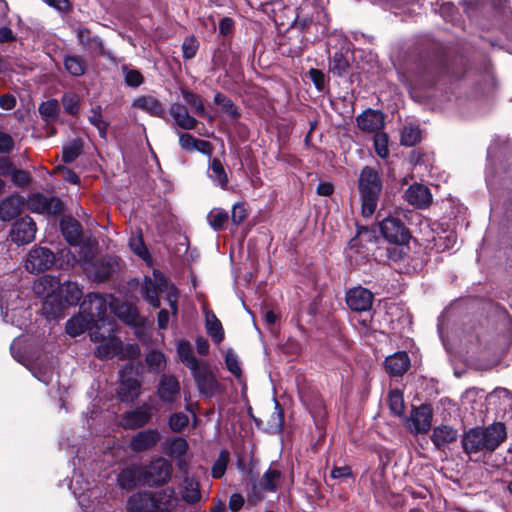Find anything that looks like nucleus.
<instances>
[{"label": "nucleus", "instance_id": "obj_1", "mask_svg": "<svg viewBox=\"0 0 512 512\" xmlns=\"http://www.w3.org/2000/svg\"><path fill=\"white\" fill-rule=\"evenodd\" d=\"M507 438V429L502 422H493L484 427H473L463 432L461 445L463 452L474 456L494 452Z\"/></svg>", "mask_w": 512, "mask_h": 512}, {"label": "nucleus", "instance_id": "obj_2", "mask_svg": "<svg viewBox=\"0 0 512 512\" xmlns=\"http://www.w3.org/2000/svg\"><path fill=\"white\" fill-rule=\"evenodd\" d=\"M166 292L165 300L170 306L173 316L178 314L179 291L175 285L169 284L166 277L158 270H154L151 276H145L140 293L143 299L152 307L159 308L160 293Z\"/></svg>", "mask_w": 512, "mask_h": 512}, {"label": "nucleus", "instance_id": "obj_3", "mask_svg": "<svg viewBox=\"0 0 512 512\" xmlns=\"http://www.w3.org/2000/svg\"><path fill=\"white\" fill-rule=\"evenodd\" d=\"M382 189L383 183L378 170L364 166L358 178L361 211L364 217H371L375 213Z\"/></svg>", "mask_w": 512, "mask_h": 512}, {"label": "nucleus", "instance_id": "obj_4", "mask_svg": "<svg viewBox=\"0 0 512 512\" xmlns=\"http://www.w3.org/2000/svg\"><path fill=\"white\" fill-rule=\"evenodd\" d=\"M380 232L390 243L404 245L410 239V233L404 222L397 214L384 216L382 210L377 213Z\"/></svg>", "mask_w": 512, "mask_h": 512}, {"label": "nucleus", "instance_id": "obj_5", "mask_svg": "<svg viewBox=\"0 0 512 512\" xmlns=\"http://www.w3.org/2000/svg\"><path fill=\"white\" fill-rule=\"evenodd\" d=\"M173 466L170 461L163 457H156L151 462L142 466L143 483L153 487L161 486L170 481Z\"/></svg>", "mask_w": 512, "mask_h": 512}, {"label": "nucleus", "instance_id": "obj_6", "mask_svg": "<svg viewBox=\"0 0 512 512\" xmlns=\"http://www.w3.org/2000/svg\"><path fill=\"white\" fill-rule=\"evenodd\" d=\"M453 76L454 70L445 60L441 59L426 64L420 74L419 81L424 87H432Z\"/></svg>", "mask_w": 512, "mask_h": 512}, {"label": "nucleus", "instance_id": "obj_7", "mask_svg": "<svg viewBox=\"0 0 512 512\" xmlns=\"http://www.w3.org/2000/svg\"><path fill=\"white\" fill-rule=\"evenodd\" d=\"M26 204L31 212L46 215H59L64 208L63 202L58 197L45 196L42 193L29 195Z\"/></svg>", "mask_w": 512, "mask_h": 512}, {"label": "nucleus", "instance_id": "obj_8", "mask_svg": "<svg viewBox=\"0 0 512 512\" xmlns=\"http://www.w3.org/2000/svg\"><path fill=\"white\" fill-rule=\"evenodd\" d=\"M432 418L431 408L428 405H420L412 409L406 420L405 427L414 435L425 434L431 428Z\"/></svg>", "mask_w": 512, "mask_h": 512}, {"label": "nucleus", "instance_id": "obj_9", "mask_svg": "<svg viewBox=\"0 0 512 512\" xmlns=\"http://www.w3.org/2000/svg\"><path fill=\"white\" fill-rule=\"evenodd\" d=\"M55 261L54 253L46 247H36L29 251L25 267L33 274L48 270Z\"/></svg>", "mask_w": 512, "mask_h": 512}, {"label": "nucleus", "instance_id": "obj_10", "mask_svg": "<svg viewBox=\"0 0 512 512\" xmlns=\"http://www.w3.org/2000/svg\"><path fill=\"white\" fill-rule=\"evenodd\" d=\"M76 37L78 44L88 53L113 59L112 53L104 48L102 39L99 36L93 35L88 28L83 26L77 27Z\"/></svg>", "mask_w": 512, "mask_h": 512}, {"label": "nucleus", "instance_id": "obj_11", "mask_svg": "<svg viewBox=\"0 0 512 512\" xmlns=\"http://www.w3.org/2000/svg\"><path fill=\"white\" fill-rule=\"evenodd\" d=\"M36 223L29 217H22L13 223L9 236L17 245H25L35 239Z\"/></svg>", "mask_w": 512, "mask_h": 512}, {"label": "nucleus", "instance_id": "obj_12", "mask_svg": "<svg viewBox=\"0 0 512 512\" xmlns=\"http://www.w3.org/2000/svg\"><path fill=\"white\" fill-rule=\"evenodd\" d=\"M106 298L98 293H89L80 305L83 314L93 322L103 321L107 311Z\"/></svg>", "mask_w": 512, "mask_h": 512}, {"label": "nucleus", "instance_id": "obj_13", "mask_svg": "<svg viewBox=\"0 0 512 512\" xmlns=\"http://www.w3.org/2000/svg\"><path fill=\"white\" fill-rule=\"evenodd\" d=\"M346 304L355 312H366L372 307L374 301L373 293L361 286L351 288L346 293Z\"/></svg>", "mask_w": 512, "mask_h": 512}, {"label": "nucleus", "instance_id": "obj_14", "mask_svg": "<svg viewBox=\"0 0 512 512\" xmlns=\"http://www.w3.org/2000/svg\"><path fill=\"white\" fill-rule=\"evenodd\" d=\"M192 376L199 392L207 397H212L219 390V383L204 363L193 370Z\"/></svg>", "mask_w": 512, "mask_h": 512}, {"label": "nucleus", "instance_id": "obj_15", "mask_svg": "<svg viewBox=\"0 0 512 512\" xmlns=\"http://www.w3.org/2000/svg\"><path fill=\"white\" fill-rule=\"evenodd\" d=\"M356 123L365 133H377L384 127V115L379 110L369 108L356 117Z\"/></svg>", "mask_w": 512, "mask_h": 512}, {"label": "nucleus", "instance_id": "obj_16", "mask_svg": "<svg viewBox=\"0 0 512 512\" xmlns=\"http://www.w3.org/2000/svg\"><path fill=\"white\" fill-rule=\"evenodd\" d=\"M405 199L415 208L425 209L432 202V194L427 186L414 183L405 191Z\"/></svg>", "mask_w": 512, "mask_h": 512}, {"label": "nucleus", "instance_id": "obj_17", "mask_svg": "<svg viewBox=\"0 0 512 512\" xmlns=\"http://www.w3.org/2000/svg\"><path fill=\"white\" fill-rule=\"evenodd\" d=\"M160 440V433L156 429H146L136 433L129 442V448L136 453L153 448Z\"/></svg>", "mask_w": 512, "mask_h": 512}, {"label": "nucleus", "instance_id": "obj_18", "mask_svg": "<svg viewBox=\"0 0 512 512\" xmlns=\"http://www.w3.org/2000/svg\"><path fill=\"white\" fill-rule=\"evenodd\" d=\"M141 482H143L141 465H129L123 468L117 475V484L120 489L125 491L133 490Z\"/></svg>", "mask_w": 512, "mask_h": 512}, {"label": "nucleus", "instance_id": "obj_19", "mask_svg": "<svg viewBox=\"0 0 512 512\" xmlns=\"http://www.w3.org/2000/svg\"><path fill=\"white\" fill-rule=\"evenodd\" d=\"M411 361L405 351H398L384 361L385 371L392 377L402 376L410 368Z\"/></svg>", "mask_w": 512, "mask_h": 512}, {"label": "nucleus", "instance_id": "obj_20", "mask_svg": "<svg viewBox=\"0 0 512 512\" xmlns=\"http://www.w3.org/2000/svg\"><path fill=\"white\" fill-rule=\"evenodd\" d=\"M132 107L146 112L150 116L163 118L165 115L164 105L152 95H142L135 98Z\"/></svg>", "mask_w": 512, "mask_h": 512}, {"label": "nucleus", "instance_id": "obj_21", "mask_svg": "<svg viewBox=\"0 0 512 512\" xmlns=\"http://www.w3.org/2000/svg\"><path fill=\"white\" fill-rule=\"evenodd\" d=\"M157 393L161 401L166 403L174 402L180 393V384L177 378L172 375H162Z\"/></svg>", "mask_w": 512, "mask_h": 512}, {"label": "nucleus", "instance_id": "obj_22", "mask_svg": "<svg viewBox=\"0 0 512 512\" xmlns=\"http://www.w3.org/2000/svg\"><path fill=\"white\" fill-rule=\"evenodd\" d=\"M169 113L175 124L184 130H192L197 125V120L191 116L185 105L181 103H173L170 105Z\"/></svg>", "mask_w": 512, "mask_h": 512}, {"label": "nucleus", "instance_id": "obj_23", "mask_svg": "<svg viewBox=\"0 0 512 512\" xmlns=\"http://www.w3.org/2000/svg\"><path fill=\"white\" fill-rule=\"evenodd\" d=\"M152 417L151 407L144 405L129 411L123 418L124 426L126 428L135 429L146 425Z\"/></svg>", "mask_w": 512, "mask_h": 512}, {"label": "nucleus", "instance_id": "obj_24", "mask_svg": "<svg viewBox=\"0 0 512 512\" xmlns=\"http://www.w3.org/2000/svg\"><path fill=\"white\" fill-rule=\"evenodd\" d=\"M62 234L66 241L73 246L80 245L82 241V225L74 218H64L60 222Z\"/></svg>", "mask_w": 512, "mask_h": 512}, {"label": "nucleus", "instance_id": "obj_25", "mask_svg": "<svg viewBox=\"0 0 512 512\" xmlns=\"http://www.w3.org/2000/svg\"><path fill=\"white\" fill-rule=\"evenodd\" d=\"M457 437L458 432L456 429L449 425H440L433 429L431 441L438 449H441L456 441Z\"/></svg>", "mask_w": 512, "mask_h": 512}, {"label": "nucleus", "instance_id": "obj_26", "mask_svg": "<svg viewBox=\"0 0 512 512\" xmlns=\"http://www.w3.org/2000/svg\"><path fill=\"white\" fill-rule=\"evenodd\" d=\"M121 342L122 341L118 337L111 336L96 347L94 354L101 360H108L114 357L119 358V354L121 353Z\"/></svg>", "mask_w": 512, "mask_h": 512}, {"label": "nucleus", "instance_id": "obj_27", "mask_svg": "<svg viewBox=\"0 0 512 512\" xmlns=\"http://www.w3.org/2000/svg\"><path fill=\"white\" fill-rule=\"evenodd\" d=\"M207 176L214 185L219 186L222 189L226 188L228 185V175L221 160L218 158H212L209 160Z\"/></svg>", "mask_w": 512, "mask_h": 512}, {"label": "nucleus", "instance_id": "obj_28", "mask_svg": "<svg viewBox=\"0 0 512 512\" xmlns=\"http://www.w3.org/2000/svg\"><path fill=\"white\" fill-rule=\"evenodd\" d=\"M23 201L16 195H10L0 202V219L10 221L15 218L21 210Z\"/></svg>", "mask_w": 512, "mask_h": 512}, {"label": "nucleus", "instance_id": "obj_29", "mask_svg": "<svg viewBox=\"0 0 512 512\" xmlns=\"http://www.w3.org/2000/svg\"><path fill=\"white\" fill-rule=\"evenodd\" d=\"M59 289V280L50 275H44L34 282L33 291L40 298H49Z\"/></svg>", "mask_w": 512, "mask_h": 512}, {"label": "nucleus", "instance_id": "obj_30", "mask_svg": "<svg viewBox=\"0 0 512 512\" xmlns=\"http://www.w3.org/2000/svg\"><path fill=\"white\" fill-rule=\"evenodd\" d=\"M177 354H178L180 361L187 368H189L191 372L204 364V362L199 361L194 356L192 346L186 340H181L177 343Z\"/></svg>", "mask_w": 512, "mask_h": 512}, {"label": "nucleus", "instance_id": "obj_31", "mask_svg": "<svg viewBox=\"0 0 512 512\" xmlns=\"http://www.w3.org/2000/svg\"><path fill=\"white\" fill-rule=\"evenodd\" d=\"M154 502L156 510H168L171 512V509L175 507L178 502L175 489L172 487H167L158 492H155Z\"/></svg>", "mask_w": 512, "mask_h": 512}, {"label": "nucleus", "instance_id": "obj_32", "mask_svg": "<svg viewBox=\"0 0 512 512\" xmlns=\"http://www.w3.org/2000/svg\"><path fill=\"white\" fill-rule=\"evenodd\" d=\"M111 311L122 321L127 324H133L137 318V309L127 303L119 302L116 299H112L109 303Z\"/></svg>", "mask_w": 512, "mask_h": 512}, {"label": "nucleus", "instance_id": "obj_33", "mask_svg": "<svg viewBox=\"0 0 512 512\" xmlns=\"http://www.w3.org/2000/svg\"><path fill=\"white\" fill-rule=\"evenodd\" d=\"M141 384L137 379H122L118 389V396L123 402H132L140 394Z\"/></svg>", "mask_w": 512, "mask_h": 512}, {"label": "nucleus", "instance_id": "obj_34", "mask_svg": "<svg viewBox=\"0 0 512 512\" xmlns=\"http://www.w3.org/2000/svg\"><path fill=\"white\" fill-rule=\"evenodd\" d=\"M182 499L188 504L197 503L201 499L199 483L190 476H185L183 479Z\"/></svg>", "mask_w": 512, "mask_h": 512}, {"label": "nucleus", "instance_id": "obj_35", "mask_svg": "<svg viewBox=\"0 0 512 512\" xmlns=\"http://www.w3.org/2000/svg\"><path fill=\"white\" fill-rule=\"evenodd\" d=\"M59 289L64 302L71 306L77 305L83 296V291L76 282H64L59 285Z\"/></svg>", "mask_w": 512, "mask_h": 512}, {"label": "nucleus", "instance_id": "obj_36", "mask_svg": "<svg viewBox=\"0 0 512 512\" xmlns=\"http://www.w3.org/2000/svg\"><path fill=\"white\" fill-rule=\"evenodd\" d=\"M93 321L86 314L74 316L66 322V333L71 337H76L84 333Z\"/></svg>", "mask_w": 512, "mask_h": 512}, {"label": "nucleus", "instance_id": "obj_37", "mask_svg": "<svg viewBox=\"0 0 512 512\" xmlns=\"http://www.w3.org/2000/svg\"><path fill=\"white\" fill-rule=\"evenodd\" d=\"M63 65L67 73L73 77H81L86 72V62L78 55H65Z\"/></svg>", "mask_w": 512, "mask_h": 512}, {"label": "nucleus", "instance_id": "obj_38", "mask_svg": "<svg viewBox=\"0 0 512 512\" xmlns=\"http://www.w3.org/2000/svg\"><path fill=\"white\" fill-rule=\"evenodd\" d=\"M206 329L212 340L219 344L224 339V331L221 322L216 315L212 312L205 313Z\"/></svg>", "mask_w": 512, "mask_h": 512}, {"label": "nucleus", "instance_id": "obj_39", "mask_svg": "<svg viewBox=\"0 0 512 512\" xmlns=\"http://www.w3.org/2000/svg\"><path fill=\"white\" fill-rule=\"evenodd\" d=\"M228 220V212L221 208H214L207 215V221L210 227L216 232L224 230Z\"/></svg>", "mask_w": 512, "mask_h": 512}, {"label": "nucleus", "instance_id": "obj_40", "mask_svg": "<svg viewBox=\"0 0 512 512\" xmlns=\"http://www.w3.org/2000/svg\"><path fill=\"white\" fill-rule=\"evenodd\" d=\"M283 429V410L277 400H274V411L267 421L266 431L270 434L281 433Z\"/></svg>", "mask_w": 512, "mask_h": 512}, {"label": "nucleus", "instance_id": "obj_41", "mask_svg": "<svg viewBox=\"0 0 512 512\" xmlns=\"http://www.w3.org/2000/svg\"><path fill=\"white\" fill-rule=\"evenodd\" d=\"M88 120L91 125L97 128L99 136L103 139H106L109 123L102 117L101 106H95L91 108Z\"/></svg>", "mask_w": 512, "mask_h": 512}, {"label": "nucleus", "instance_id": "obj_42", "mask_svg": "<svg viewBox=\"0 0 512 512\" xmlns=\"http://www.w3.org/2000/svg\"><path fill=\"white\" fill-rule=\"evenodd\" d=\"M94 272H89L94 280L102 282L109 278L114 272V262L112 260H101L93 264Z\"/></svg>", "mask_w": 512, "mask_h": 512}, {"label": "nucleus", "instance_id": "obj_43", "mask_svg": "<svg viewBox=\"0 0 512 512\" xmlns=\"http://www.w3.org/2000/svg\"><path fill=\"white\" fill-rule=\"evenodd\" d=\"M39 114L45 122H53L56 120L60 107L57 99H49L39 105Z\"/></svg>", "mask_w": 512, "mask_h": 512}, {"label": "nucleus", "instance_id": "obj_44", "mask_svg": "<svg viewBox=\"0 0 512 512\" xmlns=\"http://www.w3.org/2000/svg\"><path fill=\"white\" fill-rule=\"evenodd\" d=\"M349 61L342 52H335L330 59L329 71L336 76H344L349 69Z\"/></svg>", "mask_w": 512, "mask_h": 512}, {"label": "nucleus", "instance_id": "obj_45", "mask_svg": "<svg viewBox=\"0 0 512 512\" xmlns=\"http://www.w3.org/2000/svg\"><path fill=\"white\" fill-rule=\"evenodd\" d=\"M83 151V141L79 138L63 146L62 160L65 163L74 162Z\"/></svg>", "mask_w": 512, "mask_h": 512}, {"label": "nucleus", "instance_id": "obj_46", "mask_svg": "<svg viewBox=\"0 0 512 512\" xmlns=\"http://www.w3.org/2000/svg\"><path fill=\"white\" fill-rule=\"evenodd\" d=\"M214 103L220 105L222 111L231 119H236L240 116L237 106L225 94L217 92L214 96Z\"/></svg>", "mask_w": 512, "mask_h": 512}, {"label": "nucleus", "instance_id": "obj_47", "mask_svg": "<svg viewBox=\"0 0 512 512\" xmlns=\"http://www.w3.org/2000/svg\"><path fill=\"white\" fill-rule=\"evenodd\" d=\"M188 450V443L182 437H175L167 443L166 454L171 458H182Z\"/></svg>", "mask_w": 512, "mask_h": 512}, {"label": "nucleus", "instance_id": "obj_48", "mask_svg": "<svg viewBox=\"0 0 512 512\" xmlns=\"http://www.w3.org/2000/svg\"><path fill=\"white\" fill-rule=\"evenodd\" d=\"M421 140V131L416 125L404 126L401 132L400 142L404 146H414Z\"/></svg>", "mask_w": 512, "mask_h": 512}, {"label": "nucleus", "instance_id": "obj_49", "mask_svg": "<svg viewBox=\"0 0 512 512\" xmlns=\"http://www.w3.org/2000/svg\"><path fill=\"white\" fill-rule=\"evenodd\" d=\"M181 94H182V97L185 100V102L187 104H189L194 109V112L198 116L204 117L207 115L204 104H203V100L201 99L200 96L194 94L193 92H191L187 89H182Z\"/></svg>", "mask_w": 512, "mask_h": 512}, {"label": "nucleus", "instance_id": "obj_50", "mask_svg": "<svg viewBox=\"0 0 512 512\" xmlns=\"http://www.w3.org/2000/svg\"><path fill=\"white\" fill-rule=\"evenodd\" d=\"M388 402L391 412L394 415L401 416L404 412L403 393L398 390H391L388 395Z\"/></svg>", "mask_w": 512, "mask_h": 512}, {"label": "nucleus", "instance_id": "obj_51", "mask_svg": "<svg viewBox=\"0 0 512 512\" xmlns=\"http://www.w3.org/2000/svg\"><path fill=\"white\" fill-rule=\"evenodd\" d=\"M145 361L148 367L155 372L162 371L166 366V359L164 354L157 350L150 351L146 355Z\"/></svg>", "mask_w": 512, "mask_h": 512}, {"label": "nucleus", "instance_id": "obj_52", "mask_svg": "<svg viewBox=\"0 0 512 512\" xmlns=\"http://www.w3.org/2000/svg\"><path fill=\"white\" fill-rule=\"evenodd\" d=\"M63 108L66 113L76 115L80 107V98L74 92H66L61 98Z\"/></svg>", "mask_w": 512, "mask_h": 512}, {"label": "nucleus", "instance_id": "obj_53", "mask_svg": "<svg viewBox=\"0 0 512 512\" xmlns=\"http://www.w3.org/2000/svg\"><path fill=\"white\" fill-rule=\"evenodd\" d=\"M125 84L129 87L137 88L143 82L144 78L139 70L132 69L128 65L122 66Z\"/></svg>", "mask_w": 512, "mask_h": 512}, {"label": "nucleus", "instance_id": "obj_54", "mask_svg": "<svg viewBox=\"0 0 512 512\" xmlns=\"http://www.w3.org/2000/svg\"><path fill=\"white\" fill-rule=\"evenodd\" d=\"M281 478V472L269 468L262 477V486L266 491L274 492L277 489V482Z\"/></svg>", "mask_w": 512, "mask_h": 512}, {"label": "nucleus", "instance_id": "obj_55", "mask_svg": "<svg viewBox=\"0 0 512 512\" xmlns=\"http://www.w3.org/2000/svg\"><path fill=\"white\" fill-rule=\"evenodd\" d=\"M229 456L230 454L227 450H222L219 453L217 460L212 466L211 473L214 478H221L225 474L229 462Z\"/></svg>", "mask_w": 512, "mask_h": 512}, {"label": "nucleus", "instance_id": "obj_56", "mask_svg": "<svg viewBox=\"0 0 512 512\" xmlns=\"http://www.w3.org/2000/svg\"><path fill=\"white\" fill-rule=\"evenodd\" d=\"M373 144L376 154L385 159L389 155L388 136L386 133L377 132L373 138Z\"/></svg>", "mask_w": 512, "mask_h": 512}, {"label": "nucleus", "instance_id": "obj_57", "mask_svg": "<svg viewBox=\"0 0 512 512\" xmlns=\"http://www.w3.org/2000/svg\"><path fill=\"white\" fill-rule=\"evenodd\" d=\"M199 48V42L194 35L188 36L182 43V56L184 59L189 60L196 56Z\"/></svg>", "mask_w": 512, "mask_h": 512}, {"label": "nucleus", "instance_id": "obj_58", "mask_svg": "<svg viewBox=\"0 0 512 512\" xmlns=\"http://www.w3.org/2000/svg\"><path fill=\"white\" fill-rule=\"evenodd\" d=\"M129 246L131 250L143 260H146L149 257V252L144 244L141 234L132 236L129 239Z\"/></svg>", "mask_w": 512, "mask_h": 512}, {"label": "nucleus", "instance_id": "obj_59", "mask_svg": "<svg viewBox=\"0 0 512 512\" xmlns=\"http://www.w3.org/2000/svg\"><path fill=\"white\" fill-rule=\"evenodd\" d=\"M33 376L45 385H49L53 380V369L51 366L29 367Z\"/></svg>", "mask_w": 512, "mask_h": 512}, {"label": "nucleus", "instance_id": "obj_60", "mask_svg": "<svg viewBox=\"0 0 512 512\" xmlns=\"http://www.w3.org/2000/svg\"><path fill=\"white\" fill-rule=\"evenodd\" d=\"M11 182L17 187H24L31 182V175L28 171L15 168L10 175Z\"/></svg>", "mask_w": 512, "mask_h": 512}, {"label": "nucleus", "instance_id": "obj_61", "mask_svg": "<svg viewBox=\"0 0 512 512\" xmlns=\"http://www.w3.org/2000/svg\"><path fill=\"white\" fill-rule=\"evenodd\" d=\"M225 364L227 369L236 377L241 376V367L238 361L237 355L232 351L228 350L225 355Z\"/></svg>", "mask_w": 512, "mask_h": 512}, {"label": "nucleus", "instance_id": "obj_62", "mask_svg": "<svg viewBox=\"0 0 512 512\" xmlns=\"http://www.w3.org/2000/svg\"><path fill=\"white\" fill-rule=\"evenodd\" d=\"M189 422V418L186 414L174 413L169 418V426L172 431L180 432Z\"/></svg>", "mask_w": 512, "mask_h": 512}, {"label": "nucleus", "instance_id": "obj_63", "mask_svg": "<svg viewBox=\"0 0 512 512\" xmlns=\"http://www.w3.org/2000/svg\"><path fill=\"white\" fill-rule=\"evenodd\" d=\"M248 216L246 205L244 202H238L233 205L231 212V220L233 224H241Z\"/></svg>", "mask_w": 512, "mask_h": 512}, {"label": "nucleus", "instance_id": "obj_64", "mask_svg": "<svg viewBox=\"0 0 512 512\" xmlns=\"http://www.w3.org/2000/svg\"><path fill=\"white\" fill-rule=\"evenodd\" d=\"M141 353L140 347L137 344H127L123 345L121 342V353L119 354V359H136Z\"/></svg>", "mask_w": 512, "mask_h": 512}]
</instances>
